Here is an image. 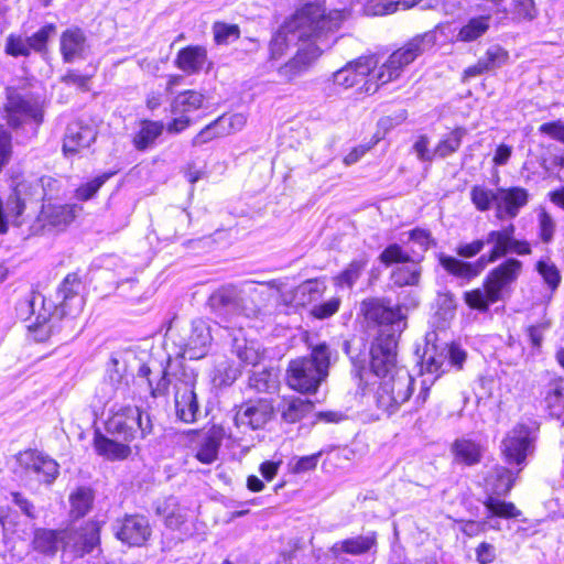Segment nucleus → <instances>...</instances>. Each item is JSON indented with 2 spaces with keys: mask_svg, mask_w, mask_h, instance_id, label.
Masks as SVG:
<instances>
[{
  "mask_svg": "<svg viewBox=\"0 0 564 564\" xmlns=\"http://www.w3.org/2000/svg\"><path fill=\"white\" fill-rule=\"evenodd\" d=\"M435 40L433 32L415 35L394 51L377 70V61L373 56H361L336 70L333 74V82L348 89L365 80L364 91L373 94L380 85L398 79L406 66L435 44Z\"/></svg>",
  "mask_w": 564,
  "mask_h": 564,
  "instance_id": "f257e3e1",
  "label": "nucleus"
},
{
  "mask_svg": "<svg viewBox=\"0 0 564 564\" xmlns=\"http://www.w3.org/2000/svg\"><path fill=\"white\" fill-rule=\"evenodd\" d=\"M381 344L370 348V367L381 379L375 393L376 405L388 415L393 414L413 393L414 378L408 369L398 364L393 341L382 350Z\"/></svg>",
  "mask_w": 564,
  "mask_h": 564,
  "instance_id": "f03ea898",
  "label": "nucleus"
},
{
  "mask_svg": "<svg viewBox=\"0 0 564 564\" xmlns=\"http://www.w3.org/2000/svg\"><path fill=\"white\" fill-rule=\"evenodd\" d=\"M348 15L346 10H333L325 14L321 4L310 2L284 22V30L291 31L292 40L310 41L305 48L312 51V58H317L335 44L337 37L334 34Z\"/></svg>",
  "mask_w": 564,
  "mask_h": 564,
  "instance_id": "7ed1b4c3",
  "label": "nucleus"
},
{
  "mask_svg": "<svg viewBox=\"0 0 564 564\" xmlns=\"http://www.w3.org/2000/svg\"><path fill=\"white\" fill-rule=\"evenodd\" d=\"M332 350L326 343L312 347L310 355L289 362V386L302 393H315L329 372Z\"/></svg>",
  "mask_w": 564,
  "mask_h": 564,
  "instance_id": "20e7f679",
  "label": "nucleus"
},
{
  "mask_svg": "<svg viewBox=\"0 0 564 564\" xmlns=\"http://www.w3.org/2000/svg\"><path fill=\"white\" fill-rule=\"evenodd\" d=\"M522 262L518 259L505 260L488 273L482 289L465 292L466 304L480 312L488 311L491 304L503 300L505 294L511 291L522 272Z\"/></svg>",
  "mask_w": 564,
  "mask_h": 564,
  "instance_id": "39448f33",
  "label": "nucleus"
},
{
  "mask_svg": "<svg viewBox=\"0 0 564 564\" xmlns=\"http://www.w3.org/2000/svg\"><path fill=\"white\" fill-rule=\"evenodd\" d=\"M466 360V352L456 345H445L440 350L436 346L427 347L422 359L421 390L415 397L417 406L424 405L429 398L431 387L436 379L448 370L449 367L460 369Z\"/></svg>",
  "mask_w": 564,
  "mask_h": 564,
  "instance_id": "423d86ee",
  "label": "nucleus"
},
{
  "mask_svg": "<svg viewBox=\"0 0 564 564\" xmlns=\"http://www.w3.org/2000/svg\"><path fill=\"white\" fill-rule=\"evenodd\" d=\"M364 312L367 319L378 324V335L371 347L381 344L382 348L393 341V349H397L398 338L405 327L404 316L399 307L393 308L378 299L364 301ZM384 351V349H382Z\"/></svg>",
  "mask_w": 564,
  "mask_h": 564,
  "instance_id": "0eeeda50",
  "label": "nucleus"
},
{
  "mask_svg": "<svg viewBox=\"0 0 564 564\" xmlns=\"http://www.w3.org/2000/svg\"><path fill=\"white\" fill-rule=\"evenodd\" d=\"M207 305L218 323L226 328L236 327L237 319L241 316L252 317L256 315V310L247 306L241 291L232 284H226L215 290L209 295Z\"/></svg>",
  "mask_w": 564,
  "mask_h": 564,
  "instance_id": "6e6552de",
  "label": "nucleus"
},
{
  "mask_svg": "<svg viewBox=\"0 0 564 564\" xmlns=\"http://www.w3.org/2000/svg\"><path fill=\"white\" fill-rule=\"evenodd\" d=\"M151 421L137 406H127L115 413L107 422L108 433L117 436L123 442H131L138 435L144 437L151 432Z\"/></svg>",
  "mask_w": 564,
  "mask_h": 564,
  "instance_id": "1a4fd4ad",
  "label": "nucleus"
},
{
  "mask_svg": "<svg viewBox=\"0 0 564 564\" xmlns=\"http://www.w3.org/2000/svg\"><path fill=\"white\" fill-rule=\"evenodd\" d=\"M3 109L7 123L13 129H18L31 121L40 126L43 121L42 105L36 98L30 95H21L19 93L9 94Z\"/></svg>",
  "mask_w": 564,
  "mask_h": 564,
  "instance_id": "9d476101",
  "label": "nucleus"
},
{
  "mask_svg": "<svg viewBox=\"0 0 564 564\" xmlns=\"http://www.w3.org/2000/svg\"><path fill=\"white\" fill-rule=\"evenodd\" d=\"M538 427L534 423L517 424L502 441V454L508 464L518 466L525 462L533 449Z\"/></svg>",
  "mask_w": 564,
  "mask_h": 564,
  "instance_id": "9b49d317",
  "label": "nucleus"
},
{
  "mask_svg": "<svg viewBox=\"0 0 564 564\" xmlns=\"http://www.w3.org/2000/svg\"><path fill=\"white\" fill-rule=\"evenodd\" d=\"M174 390V406L177 419L184 423L196 422L200 411L195 392L194 376L182 370V378H176Z\"/></svg>",
  "mask_w": 564,
  "mask_h": 564,
  "instance_id": "f8f14e48",
  "label": "nucleus"
},
{
  "mask_svg": "<svg viewBox=\"0 0 564 564\" xmlns=\"http://www.w3.org/2000/svg\"><path fill=\"white\" fill-rule=\"evenodd\" d=\"M97 127L90 118L80 117L72 120L65 129L63 138V152L74 155L89 148L97 138Z\"/></svg>",
  "mask_w": 564,
  "mask_h": 564,
  "instance_id": "ddd939ff",
  "label": "nucleus"
},
{
  "mask_svg": "<svg viewBox=\"0 0 564 564\" xmlns=\"http://www.w3.org/2000/svg\"><path fill=\"white\" fill-rule=\"evenodd\" d=\"M273 414L274 406L271 400H249L237 408L235 424L239 429L262 430L272 420Z\"/></svg>",
  "mask_w": 564,
  "mask_h": 564,
  "instance_id": "4468645a",
  "label": "nucleus"
},
{
  "mask_svg": "<svg viewBox=\"0 0 564 564\" xmlns=\"http://www.w3.org/2000/svg\"><path fill=\"white\" fill-rule=\"evenodd\" d=\"M82 290L83 283L79 276L76 273L67 274L56 291L55 313L61 316H78L85 305Z\"/></svg>",
  "mask_w": 564,
  "mask_h": 564,
  "instance_id": "2eb2a0df",
  "label": "nucleus"
},
{
  "mask_svg": "<svg viewBox=\"0 0 564 564\" xmlns=\"http://www.w3.org/2000/svg\"><path fill=\"white\" fill-rule=\"evenodd\" d=\"M18 460L28 474L34 475L43 484H52L59 474L56 460L37 451H25L19 455Z\"/></svg>",
  "mask_w": 564,
  "mask_h": 564,
  "instance_id": "dca6fc26",
  "label": "nucleus"
},
{
  "mask_svg": "<svg viewBox=\"0 0 564 564\" xmlns=\"http://www.w3.org/2000/svg\"><path fill=\"white\" fill-rule=\"evenodd\" d=\"M529 192L521 186L498 187L496 197V218L513 219L529 203Z\"/></svg>",
  "mask_w": 564,
  "mask_h": 564,
  "instance_id": "f3484780",
  "label": "nucleus"
},
{
  "mask_svg": "<svg viewBox=\"0 0 564 564\" xmlns=\"http://www.w3.org/2000/svg\"><path fill=\"white\" fill-rule=\"evenodd\" d=\"M118 540L130 545L141 546L151 535L149 521L143 516H127L115 524Z\"/></svg>",
  "mask_w": 564,
  "mask_h": 564,
  "instance_id": "a211bd4d",
  "label": "nucleus"
},
{
  "mask_svg": "<svg viewBox=\"0 0 564 564\" xmlns=\"http://www.w3.org/2000/svg\"><path fill=\"white\" fill-rule=\"evenodd\" d=\"M99 524L89 521L80 530H66L67 539L64 540V550H69L77 556L90 553L99 544Z\"/></svg>",
  "mask_w": 564,
  "mask_h": 564,
  "instance_id": "6ab92c4d",
  "label": "nucleus"
},
{
  "mask_svg": "<svg viewBox=\"0 0 564 564\" xmlns=\"http://www.w3.org/2000/svg\"><path fill=\"white\" fill-rule=\"evenodd\" d=\"M210 343L212 335L208 325L203 319H195L192 322L189 335L183 344V354L189 359H200L207 354Z\"/></svg>",
  "mask_w": 564,
  "mask_h": 564,
  "instance_id": "aec40b11",
  "label": "nucleus"
},
{
  "mask_svg": "<svg viewBox=\"0 0 564 564\" xmlns=\"http://www.w3.org/2000/svg\"><path fill=\"white\" fill-rule=\"evenodd\" d=\"M438 260L448 274L466 283L478 276L487 267L480 257L475 262H465L455 257L441 254Z\"/></svg>",
  "mask_w": 564,
  "mask_h": 564,
  "instance_id": "412c9836",
  "label": "nucleus"
},
{
  "mask_svg": "<svg viewBox=\"0 0 564 564\" xmlns=\"http://www.w3.org/2000/svg\"><path fill=\"white\" fill-rule=\"evenodd\" d=\"M516 228L512 224L498 229L491 230L487 234L485 243L491 245L492 248L488 254H482L480 258L485 260V264L496 262L498 259L505 257L510 252V245L512 242V235Z\"/></svg>",
  "mask_w": 564,
  "mask_h": 564,
  "instance_id": "4be33fe9",
  "label": "nucleus"
},
{
  "mask_svg": "<svg viewBox=\"0 0 564 564\" xmlns=\"http://www.w3.org/2000/svg\"><path fill=\"white\" fill-rule=\"evenodd\" d=\"M67 539L66 530L35 529L32 549L44 556H54L59 549H64Z\"/></svg>",
  "mask_w": 564,
  "mask_h": 564,
  "instance_id": "5701e85b",
  "label": "nucleus"
},
{
  "mask_svg": "<svg viewBox=\"0 0 564 564\" xmlns=\"http://www.w3.org/2000/svg\"><path fill=\"white\" fill-rule=\"evenodd\" d=\"M174 63L181 70L187 74H196L207 63V51L200 45H189L177 53Z\"/></svg>",
  "mask_w": 564,
  "mask_h": 564,
  "instance_id": "b1692460",
  "label": "nucleus"
},
{
  "mask_svg": "<svg viewBox=\"0 0 564 564\" xmlns=\"http://www.w3.org/2000/svg\"><path fill=\"white\" fill-rule=\"evenodd\" d=\"M377 545L376 532L366 535H357L336 542L332 546L334 555L339 556L343 553L350 555H362L370 552Z\"/></svg>",
  "mask_w": 564,
  "mask_h": 564,
  "instance_id": "393cba45",
  "label": "nucleus"
},
{
  "mask_svg": "<svg viewBox=\"0 0 564 564\" xmlns=\"http://www.w3.org/2000/svg\"><path fill=\"white\" fill-rule=\"evenodd\" d=\"M86 37L82 30L69 29L61 36V52L65 62H73L82 56L85 50Z\"/></svg>",
  "mask_w": 564,
  "mask_h": 564,
  "instance_id": "a878e982",
  "label": "nucleus"
},
{
  "mask_svg": "<svg viewBox=\"0 0 564 564\" xmlns=\"http://www.w3.org/2000/svg\"><path fill=\"white\" fill-rule=\"evenodd\" d=\"M205 96L196 90H184L180 93L171 102L172 115H186L203 108Z\"/></svg>",
  "mask_w": 564,
  "mask_h": 564,
  "instance_id": "bb28decb",
  "label": "nucleus"
},
{
  "mask_svg": "<svg viewBox=\"0 0 564 564\" xmlns=\"http://www.w3.org/2000/svg\"><path fill=\"white\" fill-rule=\"evenodd\" d=\"M164 124L162 121L143 120L139 131L133 137V145L139 151L152 147L155 140L162 134Z\"/></svg>",
  "mask_w": 564,
  "mask_h": 564,
  "instance_id": "cd10ccee",
  "label": "nucleus"
},
{
  "mask_svg": "<svg viewBox=\"0 0 564 564\" xmlns=\"http://www.w3.org/2000/svg\"><path fill=\"white\" fill-rule=\"evenodd\" d=\"M455 460L471 466L480 462L482 455L481 446L468 438H458L452 446Z\"/></svg>",
  "mask_w": 564,
  "mask_h": 564,
  "instance_id": "c85d7f7f",
  "label": "nucleus"
},
{
  "mask_svg": "<svg viewBox=\"0 0 564 564\" xmlns=\"http://www.w3.org/2000/svg\"><path fill=\"white\" fill-rule=\"evenodd\" d=\"M544 401L550 415L562 420L564 416V378L560 377L550 382Z\"/></svg>",
  "mask_w": 564,
  "mask_h": 564,
  "instance_id": "c756f323",
  "label": "nucleus"
},
{
  "mask_svg": "<svg viewBox=\"0 0 564 564\" xmlns=\"http://www.w3.org/2000/svg\"><path fill=\"white\" fill-rule=\"evenodd\" d=\"M490 17H474L464 24L456 34V41L473 42L481 37L489 29Z\"/></svg>",
  "mask_w": 564,
  "mask_h": 564,
  "instance_id": "7c9ffc66",
  "label": "nucleus"
},
{
  "mask_svg": "<svg viewBox=\"0 0 564 564\" xmlns=\"http://www.w3.org/2000/svg\"><path fill=\"white\" fill-rule=\"evenodd\" d=\"M326 286L322 281L317 279L307 280L294 289L293 300L296 305L311 304L323 295Z\"/></svg>",
  "mask_w": 564,
  "mask_h": 564,
  "instance_id": "2f4dec72",
  "label": "nucleus"
},
{
  "mask_svg": "<svg viewBox=\"0 0 564 564\" xmlns=\"http://www.w3.org/2000/svg\"><path fill=\"white\" fill-rule=\"evenodd\" d=\"M95 448L99 455L111 460L124 459L131 453L127 444L119 443L102 435L96 436Z\"/></svg>",
  "mask_w": 564,
  "mask_h": 564,
  "instance_id": "473e14b6",
  "label": "nucleus"
},
{
  "mask_svg": "<svg viewBox=\"0 0 564 564\" xmlns=\"http://www.w3.org/2000/svg\"><path fill=\"white\" fill-rule=\"evenodd\" d=\"M313 402L302 398L285 399L281 416L285 422L295 423L313 410Z\"/></svg>",
  "mask_w": 564,
  "mask_h": 564,
  "instance_id": "72a5a7b5",
  "label": "nucleus"
},
{
  "mask_svg": "<svg viewBox=\"0 0 564 564\" xmlns=\"http://www.w3.org/2000/svg\"><path fill=\"white\" fill-rule=\"evenodd\" d=\"M313 59L312 51L301 48L294 58L279 68V75L285 80L291 82L301 75Z\"/></svg>",
  "mask_w": 564,
  "mask_h": 564,
  "instance_id": "f704fd0d",
  "label": "nucleus"
},
{
  "mask_svg": "<svg viewBox=\"0 0 564 564\" xmlns=\"http://www.w3.org/2000/svg\"><path fill=\"white\" fill-rule=\"evenodd\" d=\"M43 218L52 226H66L75 218V206L47 205L42 209Z\"/></svg>",
  "mask_w": 564,
  "mask_h": 564,
  "instance_id": "c9c22d12",
  "label": "nucleus"
},
{
  "mask_svg": "<svg viewBox=\"0 0 564 564\" xmlns=\"http://www.w3.org/2000/svg\"><path fill=\"white\" fill-rule=\"evenodd\" d=\"M221 436L218 432L212 431L200 441L196 458L203 464H212L218 457Z\"/></svg>",
  "mask_w": 564,
  "mask_h": 564,
  "instance_id": "e433bc0d",
  "label": "nucleus"
},
{
  "mask_svg": "<svg viewBox=\"0 0 564 564\" xmlns=\"http://www.w3.org/2000/svg\"><path fill=\"white\" fill-rule=\"evenodd\" d=\"M94 501L93 490L79 487L69 496L70 516L75 519L86 516L91 509Z\"/></svg>",
  "mask_w": 564,
  "mask_h": 564,
  "instance_id": "4c0bfd02",
  "label": "nucleus"
},
{
  "mask_svg": "<svg viewBox=\"0 0 564 564\" xmlns=\"http://www.w3.org/2000/svg\"><path fill=\"white\" fill-rule=\"evenodd\" d=\"M499 497L500 496L490 494L484 501V506L489 512L488 518L499 517L503 519H513L521 514L512 502L503 501Z\"/></svg>",
  "mask_w": 564,
  "mask_h": 564,
  "instance_id": "58836bf2",
  "label": "nucleus"
},
{
  "mask_svg": "<svg viewBox=\"0 0 564 564\" xmlns=\"http://www.w3.org/2000/svg\"><path fill=\"white\" fill-rule=\"evenodd\" d=\"M535 270L542 278L545 286L553 293L561 284L562 275L556 264L550 258L536 261Z\"/></svg>",
  "mask_w": 564,
  "mask_h": 564,
  "instance_id": "ea45409f",
  "label": "nucleus"
},
{
  "mask_svg": "<svg viewBox=\"0 0 564 564\" xmlns=\"http://www.w3.org/2000/svg\"><path fill=\"white\" fill-rule=\"evenodd\" d=\"M248 386L257 392L272 393L279 387L278 375L269 369L253 372L249 377Z\"/></svg>",
  "mask_w": 564,
  "mask_h": 564,
  "instance_id": "a19ab883",
  "label": "nucleus"
},
{
  "mask_svg": "<svg viewBox=\"0 0 564 564\" xmlns=\"http://www.w3.org/2000/svg\"><path fill=\"white\" fill-rule=\"evenodd\" d=\"M466 133L467 131L464 128L454 129L446 138L438 142L434 149V154L444 159L455 153L459 149L462 140Z\"/></svg>",
  "mask_w": 564,
  "mask_h": 564,
  "instance_id": "79ce46f5",
  "label": "nucleus"
},
{
  "mask_svg": "<svg viewBox=\"0 0 564 564\" xmlns=\"http://www.w3.org/2000/svg\"><path fill=\"white\" fill-rule=\"evenodd\" d=\"M497 189L492 191L482 185H475L470 189V199L479 212H487L491 207L496 208Z\"/></svg>",
  "mask_w": 564,
  "mask_h": 564,
  "instance_id": "37998d69",
  "label": "nucleus"
},
{
  "mask_svg": "<svg viewBox=\"0 0 564 564\" xmlns=\"http://www.w3.org/2000/svg\"><path fill=\"white\" fill-rule=\"evenodd\" d=\"M234 348L237 357L245 365L256 366L262 359V355L254 343L236 339Z\"/></svg>",
  "mask_w": 564,
  "mask_h": 564,
  "instance_id": "c03bdc74",
  "label": "nucleus"
},
{
  "mask_svg": "<svg viewBox=\"0 0 564 564\" xmlns=\"http://www.w3.org/2000/svg\"><path fill=\"white\" fill-rule=\"evenodd\" d=\"M299 42L297 40H292L291 31L284 30V24L276 31L273 37L270 41V54L271 58L278 59L280 58L289 45L292 43Z\"/></svg>",
  "mask_w": 564,
  "mask_h": 564,
  "instance_id": "a18cd8bd",
  "label": "nucleus"
},
{
  "mask_svg": "<svg viewBox=\"0 0 564 564\" xmlns=\"http://www.w3.org/2000/svg\"><path fill=\"white\" fill-rule=\"evenodd\" d=\"M496 480L492 484V492L496 496H506L512 488L516 476L507 467L499 466L495 469Z\"/></svg>",
  "mask_w": 564,
  "mask_h": 564,
  "instance_id": "49530a36",
  "label": "nucleus"
},
{
  "mask_svg": "<svg viewBox=\"0 0 564 564\" xmlns=\"http://www.w3.org/2000/svg\"><path fill=\"white\" fill-rule=\"evenodd\" d=\"M56 28L54 24H46L42 26L33 35L26 37L30 52L43 53L46 51L48 40L55 34Z\"/></svg>",
  "mask_w": 564,
  "mask_h": 564,
  "instance_id": "de8ad7c7",
  "label": "nucleus"
},
{
  "mask_svg": "<svg viewBox=\"0 0 564 564\" xmlns=\"http://www.w3.org/2000/svg\"><path fill=\"white\" fill-rule=\"evenodd\" d=\"M400 9V0H369L365 4V13L370 17L388 15Z\"/></svg>",
  "mask_w": 564,
  "mask_h": 564,
  "instance_id": "09e8293b",
  "label": "nucleus"
},
{
  "mask_svg": "<svg viewBox=\"0 0 564 564\" xmlns=\"http://www.w3.org/2000/svg\"><path fill=\"white\" fill-rule=\"evenodd\" d=\"M420 276L421 269L416 264L398 268L392 273V280L399 286L416 285Z\"/></svg>",
  "mask_w": 564,
  "mask_h": 564,
  "instance_id": "8fccbe9b",
  "label": "nucleus"
},
{
  "mask_svg": "<svg viewBox=\"0 0 564 564\" xmlns=\"http://www.w3.org/2000/svg\"><path fill=\"white\" fill-rule=\"evenodd\" d=\"M365 262L361 260L352 261L347 269H345L339 275L335 278V282L339 286H348L351 288L354 283L359 279L364 268Z\"/></svg>",
  "mask_w": 564,
  "mask_h": 564,
  "instance_id": "3c124183",
  "label": "nucleus"
},
{
  "mask_svg": "<svg viewBox=\"0 0 564 564\" xmlns=\"http://www.w3.org/2000/svg\"><path fill=\"white\" fill-rule=\"evenodd\" d=\"M508 59V53L500 46H491L479 61L487 70L501 67Z\"/></svg>",
  "mask_w": 564,
  "mask_h": 564,
  "instance_id": "603ef678",
  "label": "nucleus"
},
{
  "mask_svg": "<svg viewBox=\"0 0 564 564\" xmlns=\"http://www.w3.org/2000/svg\"><path fill=\"white\" fill-rule=\"evenodd\" d=\"M6 53L13 57L29 56L31 54L28 40L22 35L10 34L6 42Z\"/></svg>",
  "mask_w": 564,
  "mask_h": 564,
  "instance_id": "864d4df0",
  "label": "nucleus"
},
{
  "mask_svg": "<svg viewBox=\"0 0 564 564\" xmlns=\"http://www.w3.org/2000/svg\"><path fill=\"white\" fill-rule=\"evenodd\" d=\"M110 176L111 174L105 173L83 184L76 189V198L84 202L90 199Z\"/></svg>",
  "mask_w": 564,
  "mask_h": 564,
  "instance_id": "5fc2aeb1",
  "label": "nucleus"
},
{
  "mask_svg": "<svg viewBox=\"0 0 564 564\" xmlns=\"http://www.w3.org/2000/svg\"><path fill=\"white\" fill-rule=\"evenodd\" d=\"M340 306L339 297H332L328 301L313 305L310 314L317 319H326L338 312Z\"/></svg>",
  "mask_w": 564,
  "mask_h": 564,
  "instance_id": "6e6d98bb",
  "label": "nucleus"
},
{
  "mask_svg": "<svg viewBox=\"0 0 564 564\" xmlns=\"http://www.w3.org/2000/svg\"><path fill=\"white\" fill-rule=\"evenodd\" d=\"M221 122H224V120L216 119L212 123L207 124L204 129H202L199 133L194 137L192 141L193 145H200L213 140L214 138L226 135L225 133L219 132L221 129Z\"/></svg>",
  "mask_w": 564,
  "mask_h": 564,
  "instance_id": "4d7b16f0",
  "label": "nucleus"
},
{
  "mask_svg": "<svg viewBox=\"0 0 564 564\" xmlns=\"http://www.w3.org/2000/svg\"><path fill=\"white\" fill-rule=\"evenodd\" d=\"M380 260L387 265L405 263L410 260V256L399 245L392 243L381 252Z\"/></svg>",
  "mask_w": 564,
  "mask_h": 564,
  "instance_id": "13d9d810",
  "label": "nucleus"
},
{
  "mask_svg": "<svg viewBox=\"0 0 564 564\" xmlns=\"http://www.w3.org/2000/svg\"><path fill=\"white\" fill-rule=\"evenodd\" d=\"M214 37L216 43L226 44L230 39L239 37V28L235 24L217 22L214 24Z\"/></svg>",
  "mask_w": 564,
  "mask_h": 564,
  "instance_id": "bf43d9fd",
  "label": "nucleus"
},
{
  "mask_svg": "<svg viewBox=\"0 0 564 564\" xmlns=\"http://www.w3.org/2000/svg\"><path fill=\"white\" fill-rule=\"evenodd\" d=\"M12 156V135L0 126V172L10 162Z\"/></svg>",
  "mask_w": 564,
  "mask_h": 564,
  "instance_id": "052dcab7",
  "label": "nucleus"
},
{
  "mask_svg": "<svg viewBox=\"0 0 564 564\" xmlns=\"http://www.w3.org/2000/svg\"><path fill=\"white\" fill-rule=\"evenodd\" d=\"M436 305L437 314L441 315L444 319L454 316L456 310V300L452 293H440L436 300Z\"/></svg>",
  "mask_w": 564,
  "mask_h": 564,
  "instance_id": "680f3d73",
  "label": "nucleus"
},
{
  "mask_svg": "<svg viewBox=\"0 0 564 564\" xmlns=\"http://www.w3.org/2000/svg\"><path fill=\"white\" fill-rule=\"evenodd\" d=\"M539 231L543 242L549 243L553 239L555 223L552 216L544 209L539 213Z\"/></svg>",
  "mask_w": 564,
  "mask_h": 564,
  "instance_id": "e2e57ef3",
  "label": "nucleus"
},
{
  "mask_svg": "<svg viewBox=\"0 0 564 564\" xmlns=\"http://www.w3.org/2000/svg\"><path fill=\"white\" fill-rule=\"evenodd\" d=\"M217 119L224 120V122H221V129L219 132L225 133L226 135L241 130L247 123V118L242 113L220 116Z\"/></svg>",
  "mask_w": 564,
  "mask_h": 564,
  "instance_id": "0e129e2a",
  "label": "nucleus"
},
{
  "mask_svg": "<svg viewBox=\"0 0 564 564\" xmlns=\"http://www.w3.org/2000/svg\"><path fill=\"white\" fill-rule=\"evenodd\" d=\"M539 131L540 133L545 134L551 139L564 143V121L562 120L542 123L539 127Z\"/></svg>",
  "mask_w": 564,
  "mask_h": 564,
  "instance_id": "69168bd1",
  "label": "nucleus"
},
{
  "mask_svg": "<svg viewBox=\"0 0 564 564\" xmlns=\"http://www.w3.org/2000/svg\"><path fill=\"white\" fill-rule=\"evenodd\" d=\"M161 372V378L156 381L155 386L152 384L151 387L153 397L164 395L167 392L169 386L171 383L174 384L177 377L182 378V371H180V373L175 372L171 375L163 369Z\"/></svg>",
  "mask_w": 564,
  "mask_h": 564,
  "instance_id": "338daca9",
  "label": "nucleus"
},
{
  "mask_svg": "<svg viewBox=\"0 0 564 564\" xmlns=\"http://www.w3.org/2000/svg\"><path fill=\"white\" fill-rule=\"evenodd\" d=\"M409 241L417 245L423 251H426L430 246L434 242L432 234L427 229L414 228L408 232Z\"/></svg>",
  "mask_w": 564,
  "mask_h": 564,
  "instance_id": "774afa93",
  "label": "nucleus"
}]
</instances>
